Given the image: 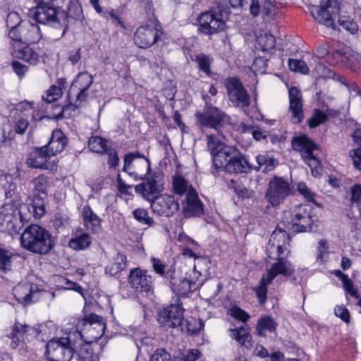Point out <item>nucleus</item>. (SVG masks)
Returning a JSON list of instances; mask_svg holds the SVG:
<instances>
[{"mask_svg":"<svg viewBox=\"0 0 361 361\" xmlns=\"http://www.w3.org/2000/svg\"><path fill=\"white\" fill-rule=\"evenodd\" d=\"M289 241V237L285 231L281 228L275 230L271 235L267 246V254L269 258L275 259L269 268H267V273L264 274L260 280L259 286L255 288V292L261 304L264 303L267 300V286L279 275L289 276L293 271L294 268L291 263L287 259L289 250L286 244Z\"/></svg>","mask_w":361,"mask_h":361,"instance_id":"f257e3e1","label":"nucleus"},{"mask_svg":"<svg viewBox=\"0 0 361 361\" xmlns=\"http://www.w3.org/2000/svg\"><path fill=\"white\" fill-rule=\"evenodd\" d=\"M44 212V200L37 196L35 197L31 204H5L0 209V229L11 235L17 234L23 224L29 221L31 215L35 219H39Z\"/></svg>","mask_w":361,"mask_h":361,"instance_id":"f03ea898","label":"nucleus"},{"mask_svg":"<svg viewBox=\"0 0 361 361\" xmlns=\"http://www.w3.org/2000/svg\"><path fill=\"white\" fill-rule=\"evenodd\" d=\"M82 340V335L78 330L70 332L66 337L51 338L46 344L44 355L47 361H71Z\"/></svg>","mask_w":361,"mask_h":361,"instance_id":"7ed1b4c3","label":"nucleus"},{"mask_svg":"<svg viewBox=\"0 0 361 361\" xmlns=\"http://www.w3.org/2000/svg\"><path fill=\"white\" fill-rule=\"evenodd\" d=\"M20 243L25 250L39 255L49 253L54 246V238L49 232L37 224H31L24 230Z\"/></svg>","mask_w":361,"mask_h":361,"instance_id":"20e7f679","label":"nucleus"},{"mask_svg":"<svg viewBox=\"0 0 361 361\" xmlns=\"http://www.w3.org/2000/svg\"><path fill=\"white\" fill-rule=\"evenodd\" d=\"M225 140L226 136L221 133L207 135V147L212 157L213 166L216 171L224 169L227 163L238 154V150L235 147L226 145Z\"/></svg>","mask_w":361,"mask_h":361,"instance_id":"39448f33","label":"nucleus"},{"mask_svg":"<svg viewBox=\"0 0 361 361\" xmlns=\"http://www.w3.org/2000/svg\"><path fill=\"white\" fill-rule=\"evenodd\" d=\"M30 16L38 23L49 25L55 28L61 29V35L67 30L66 11L59 6H37L31 10Z\"/></svg>","mask_w":361,"mask_h":361,"instance_id":"423d86ee","label":"nucleus"},{"mask_svg":"<svg viewBox=\"0 0 361 361\" xmlns=\"http://www.w3.org/2000/svg\"><path fill=\"white\" fill-rule=\"evenodd\" d=\"M202 98L206 102V106L202 112L198 111L195 114L197 123L203 127L213 129L215 135H219V133H224L223 128L225 125L229 123L230 117L219 108L209 105L208 96L203 95Z\"/></svg>","mask_w":361,"mask_h":361,"instance_id":"0eeeda50","label":"nucleus"},{"mask_svg":"<svg viewBox=\"0 0 361 361\" xmlns=\"http://www.w3.org/2000/svg\"><path fill=\"white\" fill-rule=\"evenodd\" d=\"M292 147L294 150L300 153L302 159L309 166L314 176L320 175V161L314 154L317 149V145L306 135L294 137L291 141Z\"/></svg>","mask_w":361,"mask_h":361,"instance_id":"6e6552de","label":"nucleus"},{"mask_svg":"<svg viewBox=\"0 0 361 361\" xmlns=\"http://www.w3.org/2000/svg\"><path fill=\"white\" fill-rule=\"evenodd\" d=\"M281 221L286 228L293 232L306 231L312 222L307 205H298L293 210L284 212Z\"/></svg>","mask_w":361,"mask_h":361,"instance_id":"1a4fd4ad","label":"nucleus"},{"mask_svg":"<svg viewBox=\"0 0 361 361\" xmlns=\"http://www.w3.org/2000/svg\"><path fill=\"white\" fill-rule=\"evenodd\" d=\"M310 12L318 23L334 29V19L340 12V6L338 0H321L320 6H313Z\"/></svg>","mask_w":361,"mask_h":361,"instance_id":"9d476101","label":"nucleus"},{"mask_svg":"<svg viewBox=\"0 0 361 361\" xmlns=\"http://www.w3.org/2000/svg\"><path fill=\"white\" fill-rule=\"evenodd\" d=\"M92 82L93 77L87 72L80 73L75 77L69 90V99L73 101L75 108L87 102L89 96L87 91Z\"/></svg>","mask_w":361,"mask_h":361,"instance_id":"9b49d317","label":"nucleus"},{"mask_svg":"<svg viewBox=\"0 0 361 361\" xmlns=\"http://www.w3.org/2000/svg\"><path fill=\"white\" fill-rule=\"evenodd\" d=\"M291 192L292 188L288 181L274 176L269 183L264 197L273 207H277L291 194Z\"/></svg>","mask_w":361,"mask_h":361,"instance_id":"f8f14e48","label":"nucleus"},{"mask_svg":"<svg viewBox=\"0 0 361 361\" xmlns=\"http://www.w3.org/2000/svg\"><path fill=\"white\" fill-rule=\"evenodd\" d=\"M149 161L138 152L128 153L124 157L123 171L136 179L142 180L149 173Z\"/></svg>","mask_w":361,"mask_h":361,"instance_id":"ddd939ff","label":"nucleus"},{"mask_svg":"<svg viewBox=\"0 0 361 361\" xmlns=\"http://www.w3.org/2000/svg\"><path fill=\"white\" fill-rule=\"evenodd\" d=\"M8 37L14 42L28 44L39 42L42 34L37 25L24 20L18 30L8 31Z\"/></svg>","mask_w":361,"mask_h":361,"instance_id":"4468645a","label":"nucleus"},{"mask_svg":"<svg viewBox=\"0 0 361 361\" xmlns=\"http://www.w3.org/2000/svg\"><path fill=\"white\" fill-rule=\"evenodd\" d=\"M225 86L228 99L235 106L245 108L250 105V97L238 78H227Z\"/></svg>","mask_w":361,"mask_h":361,"instance_id":"2eb2a0df","label":"nucleus"},{"mask_svg":"<svg viewBox=\"0 0 361 361\" xmlns=\"http://www.w3.org/2000/svg\"><path fill=\"white\" fill-rule=\"evenodd\" d=\"M199 30L206 34L211 35L224 29L225 20L221 12L216 10L202 13L199 17Z\"/></svg>","mask_w":361,"mask_h":361,"instance_id":"dca6fc26","label":"nucleus"},{"mask_svg":"<svg viewBox=\"0 0 361 361\" xmlns=\"http://www.w3.org/2000/svg\"><path fill=\"white\" fill-rule=\"evenodd\" d=\"M183 312L181 305H171L160 311L158 321L166 329L180 326L183 321Z\"/></svg>","mask_w":361,"mask_h":361,"instance_id":"f3484780","label":"nucleus"},{"mask_svg":"<svg viewBox=\"0 0 361 361\" xmlns=\"http://www.w3.org/2000/svg\"><path fill=\"white\" fill-rule=\"evenodd\" d=\"M151 208L159 216H170L179 209V204L173 195L163 194L154 198Z\"/></svg>","mask_w":361,"mask_h":361,"instance_id":"a211bd4d","label":"nucleus"},{"mask_svg":"<svg viewBox=\"0 0 361 361\" xmlns=\"http://www.w3.org/2000/svg\"><path fill=\"white\" fill-rule=\"evenodd\" d=\"M128 282L132 288L136 291L149 293L153 288V281L151 275L147 271L140 268L130 270L128 275Z\"/></svg>","mask_w":361,"mask_h":361,"instance_id":"6ab92c4d","label":"nucleus"},{"mask_svg":"<svg viewBox=\"0 0 361 361\" xmlns=\"http://www.w3.org/2000/svg\"><path fill=\"white\" fill-rule=\"evenodd\" d=\"M160 32L152 25L139 27L134 35V42L140 48L146 49L155 44L159 39Z\"/></svg>","mask_w":361,"mask_h":361,"instance_id":"aec40b11","label":"nucleus"},{"mask_svg":"<svg viewBox=\"0 0 361 361\" xmlns=\"http://www.w3.org/2000/svg\"><path fill=\"white\" fill-rule=\"evenodd\" d=\"M161 180L159 175H154L146 181H143L137 185L135 188V190L144 199L152 202L154 198L157 196V195L162 190Z\"/></svg>","mask_w":361,"mask_h":361,"instance_id":"412c9836","label":"nucleus"},{"mask_svg":"<svg viewBox=\"0 0 361 361\" xmlns=\"http://www.w3.org/2000/svg\"><path fill=\"white\" fill-rule=\"evenodd\" d=\"M289 111L293 123H300L303 118V104L301 92L295 87L289 89Z\"/></svg>","mask_w":361,"mask_h":361,"instance_id":"4be33fe9","label":"nucleus"},{"mask_svg":"<svg viewBox=\"0 0 361 361\" xmlns=\"http://www.w3.org/2000/svg\"><path fill=\"white\" fill-rule=\"evenodd\" d=\"M85 327L87 334H89L90 341L85 343H91L100 338L104 334L106 324L102 317L92 314L86 317L82 322Z\"/></svg>","mask_w":361,"mask_h":361,"instance_id":"5701e85b","label":"nucleus"},{"mask_svg":"<svg viewBox=\"0 0 361 361\" xmlns=\"http://www.w3.org/2000/svg\"><path fill=\"white\" fill-rule=\"evenodd\" d=\"M183 212L185 217L200 216L203 214V204L195 189H190L183 201Z\"/></svg>","mask_w":361,"mask_h":361,"instance_id":"b1692460","label":"nucleus"},{"mask_svg":"<svg viewBox=\"0 0 361 361\" xmlns=\"http://www.w3.org/2000/svg\"><path fill=\"white\" fill-rule=\"evenodd\" d=\"M275 0H264L262 8L259 5V0H250V13L254 18L260 13L264 20L272 19L274 16Z\"/></svg>","mask_w":361,"mask_h":361,"instance_id":"393cba45","label":"nucleus"},{"mask_svg":"<svg viewBox=\"0 0 361 361\" xmlns=\"http://www.w3.org/2000/svg\"><path fill=\"white\" fill-rule=\"evenodd\" d=\"M66 144L67 140L62 130L56 129L53 131L49 142L44 147L52 157L62 152Z\"/></svg>","mask_w":361,"mask_h":361,"instance_id":"a878e982","label":"nucleus"},{"mask_svg":"<svg viewBox=\"0 0 361 361\" xmlns=\"http://www.w3.org/2000/svg\"><path fill=\"white\" fill-rule=\"evenodd\" d=\"M82 217L83 225L87 230L95 233L101 231L102 220L89 205H86L82 208Z\"/></svg>","mask_w":361,"mask_h":361,"instance_id":"bb28decb","label":"nucleus"},{"mask_svg":"<svg viewBox=\"0 0 361 361\" xmlns=\"http://www.w3.org/2000/svg\"><path fill=\"white\" fill-rule=\"evenodd\" d=\"M332 57L336 61H330L329 62L331 64L337 63L341 61L342 63L348 64L353 69L358 67L361 63V55L352 50L345 51V52L336 50L332 53Z\"/></svg>","mask_w":361,"mask_h":361,"instance_id":"cd10ccee","label":"nucleus"},{"mask_svg":"<svg viewBox=\"0 0 361 361\" xmlns=\"http://www.w3.org/2000/svg\"><path fill=\"white\" fill-rule=\"evenodd\" d=\"M36 286L30 283L18 284L13 289V294L20 303L27 305L32 301Z\"/></svg>","mask_w":361,"mask_h":361,"instance_id":"c85d7f7f","label":"nucleus"},{"mask_svg":"<svg viewBox=\"0 0 361 361\" xmlns=\"http://www.w3.org/2000/svg\"><path fill=\"white\" fill-rule=\"evenodd\" d=\"M51 155L44 147L37 148L31 152L27 159V164L35 169L46 168V164Z\"/></svg>","mask_w":361,"mask_h":361,"instance_id":"c756f323","label":"nucleus"},{"mask_svg":"<svg viewBox=\"0 0 361 361\" xmlns=\"http://www.w3.org/2000/svg\"><path fill=\"white\" fill-rule=\"evenodd\" d=\"M252 169L247 160L238 151V154L234 156L224 169L228 173H247Z\"/></svg>","mask_w":361,"mask_h":361,"instance_id":"7c9ffc66","label":"nucleus"},{"mask_svg":"<svg viewBox=\"0 0 361 361\" xmlns=\"http://www.w3.org/2000/svg\"><path fill=\"white\" fill-rule=\"evenodd\" d=\"M29 335L26 324L16 323L9 335V338L11 339V346L13 348H16L20 343L27 338Z\"/></svg>","mask_w":361,"mask_h":361,"instance_id":"2f4dec72","label":"nucleus"},{"mask_svg":"<svg viewBox=\"0 0 361 361\" xmlns=\"http://www.w3.org/2000/svg\"><path fill=\"white\" fill-rule=\"evenodd\" d=\"M127 266V257L126 255L118 253L113 261L106 267L105 272L110 276H116L122 270L125 269Z\"/></svg>","mask_w":361,"mask_h":361,"instance_id":"473e14b6","label":"nucleus"},{"mask_svg":"<svg viewBox=\"0 0 361 361\" xmlns=\"http://www.w3.org/2000/svg\"><path fill=\"white\" fill-rule=\"evenodd\" d=\"M256 161L257 166H253L252 169L256 171L262 169L263 172H269L274 170L278 164L277 159L269 156L268 154L257 155L256 157Z\"/></svg>","mask_w":361,"mask_h":361,"instance_id":"72a5a7b5","label":"nucleus"},{"mask_svg":"<svg viewBox=\"0 0 361 361\" xmlns=\"http://www.w3.org/2000/svg\"><path fill=\"white\" fill-rule=\"evenodd\" d=\"M201 286V282L196 285V281L189 280L188 279H183L179 281V283H172V290L174 293L180 295H185L192 290H195Z\"/></svg>","mask_w":361,"mask_h":361,"instance_id":"f704fd0d","label":"nucleus"},{"mask_svg":"<svg viewBox=\"0 0 361 361\" xmlns=\"http://www.w3.org/2000/svg\"><path fill=\"white\" fill-rule=\"evenodd\" d=\"M230 331L231 332V338L238 341L241 345L246 348L252 347V336L243 326L238 329H230Z\"/></svg>","mask_w":361,"mask_h":361,"instance_id":"c9c22d12","label":"nucleus"},{"mask_svg":"<svg viewBox=\"0 0 361 361\" xmlns=\"http://www.w3.org/2000/svg\"><path fill=\"white\" fill-rule=\"evenodd\" d=\"M277 324L270 316H262L257 322L256 331L260 336H265V332H274Z\"/></svg>","mask_w":361,"mask_h":361,"instance_id":"e433bc0d","label":"nucleus"},{"mask_svg":"<svg viewBox=\"0 0 361 361\" xmlns=\"http://www.w3.org/2000/svg\"><path fill=\"white\" fill-rule=\"evenodd\" d=\"M354 142L357 147L353 149L350 154L355 168L361 171V128L357 129L353 134Z\"/></svg>","mask_w":361,"mask_h":361,"instance_id":"4c0bfd02","label":"nucleus"},{"mask_svg":"<svg viewBox=\"0 0 361 361\" xmlns=\"http://www.w3.org/2000/svg\"><path fill=\"white\" fill-rule=\"evenodd\" d=\"M18 255L8 250L0 247V270L7 271L11 270L13 262Z\"/></svg>","mask_w":361,"mask_h":361,"instance_id":"58836bf2","label":"nucleus"},{"mask_svg":"<svg viewBox=\"0 0 361 361\" xmlns=\"http://www.w3.org/2000/svg\"><path fill=\"white\" fill-rule=\"evenodd\" d=\"M91 238L88 233H82L70 239L68 246L75 250H82L90 247Z\"/></svg>","mask_w":361,"mask_h":361,"instance_id":"ea45409f","label":"nucleus"},{"mask_svg":"<svg viewBox=\"0 0 361 361\" xmlns=\"http://www.w3.org/2000/svg\"><path fill=\"white\" fill-rule=\"evenodd\" d=\"M173 187L174 192L180 195H182L184 193L187 195L190 189H194L180 174H176L173 176Z\"/></svg>","mask_w":361,"mask_h":361,"instance_id":"a19ab883","label":"nucleus"},{"mask_svg":"<svg viewBox=\"0 0 361 361\" xmlns=\"http://www.w3.org/2000/svg\"><path fill=\"white\" fill-rule=\"evenodd\" d=\"M107 140L100 136H92L88 140L90 149L95 153L103 154L109 148Z\"/></svg>","mask_w":361,"mask_h":361,"instance_id":"79ce46f5","label":"nucleus"},{"mask_svg":"<svg viewBox=\"0 0 361 361\" xmlns=\"http://www.w3.org/2000/svg\"><path fill=\"white\" fill-rule=\"evenodd\" d=\"M18 57L31 65H36L39 61V55L32 48L25 45L18 51Z\"/></svg>","mask_w":361,"mask_h":361,"instance_id":"37998d69","label":"nucleus"},{"mask_svg":"<svg viewBox=\"0 0 361 361\" xmlns=\"http://www.w3.org/2000/svg\"><path fill=\"white\" fill-rule=\"evenodd\" d=\"M259 47L263 51H269L275 47L276 39L274 35L266 32L260 35L257 38Z\"/></svg>","mask_w":361,"mask_h":361,"instance_id":"c03bdc74","label":"nucleus"},{"mask_svg":"<svg viewBox=\"0 0 361 361\" xmlns=\"http://www.w3.org/2000/svg\"><path fill=\"white\" fill-rule=\"evenodd\" d=\"M195 61L197 63L198 68L202 72L209 77L212 75L210 70V66L213 61L212 57L201 53L195 56Z\"/></svg>","mask_w":361,"mask_h":361,"instance_id":"a18cd8bd","label":"nucleus"},{"mask_svg":"<svg viewBox=\"0 0 361 361\" xmlns=\"http://www.w3.org/2000/svg\"><path fill=\"white\" fill-rule=\"evenodd\" d=\"M86 341H85V342ZM84 338H82V342L80 345H78V348L80 347V349L78 353V357L79 361H94V352L90 346L87 345L88 343L85 344L83 343Z\"/></svg>","mask_w":361,"mask_h":361,"instance_id":"49530a36","label":"nucleus"},{"mask_svg":"<svg viewBox=\"0 0 361 361\" xmlns=\"http://www.w3.org/2000/svg\"><path fill=\"white\" fill-rule=\"evenodd\" d=\"M66 15V25H68V18H71L75 20H80L83 18L82 9L81 5L77 1H71L69 4Z\"/></svg>","mask_w":361,"mask_h":361,"instance_id":"de8ad7c7","label":"nucleus"},{"mask_svg":"<svg viewBox=\"0 0 361 361\" xmlns=\"http://www.w3.org/2000/svg\"><path fill=\"white\" fill-rule=\"evenodd\" d=\"M134 218L140 224L152 226L154 224L152 218L149 216L147 210L142 208H137L133 212Z\"/></svg>","mask_w":361,"mask_h":361,"instance_id":"09e8293b","label":"nucleus"},{"mask_svg":"<svg viewBox=\"0 0 361 361\" xmlns=\"http://www.w3.org/2000/svg\"><path fill=\"white\" fill-rule=\"evenodd\" d=\"M328 119V116L323 111L315 109L313 115L309 118L308 124L310 128H313L325 123Z\"/></svg>","mask_w":361,"mask_h":361,"instance_id":"8fccbe9b","label":"nucleus"},{"mask_svg":"<svg viewBox=\"0 0 361 361\" xmlns=\"http://www.w3.org/2000/svg\"><path fill=\"white\" fill-rule=\"evenodd\" d=\"M339 25L346 30L351 34H355L358 30L357 23L353 21L349 16H341L338 19Z\"/></svg>","mask_w":361,"mask_h":361,"instance_id":"3c124183","label":"nucleus"},{"mask_svg":"<svg viewBox=\"0 0 361 361\" xmlns=\"http://www.w3.org/2000/svg\"><path fill=\"white\" fill-rule=\"evenodd\" d=\"M288 66L293 71L299 72L302 74H307L309 73V68L302 60L290 59L288 60Z\"/></svg>","mask_w":361,"mask_h":361,"instance_id":"603ef678","label":"nucleus"},{"mask_svg":"<svg viewBox=\"0 0 361 361\" xmlns=\"http://www.w3.org/2000/svg\"><path fill=\"white\" fill-rule=\"evenodd\" d=\"M315 71L319 77L339 80L340 75H336L331 69L319 63L316 65Z\"/></svg>","mask_w":361,"mask_h":361,"instance_id":"864d4df0","label":"nucleus"},{"mask_svg":"<svg viewBox=\"0 0 361 361\" xmlns=\"http://www.w3.org/2000/svg\"><path fill=\"white\" fill-rule=\"evenodd\" d=\"M55 281L58 283L57 286L60 288L75 290L78 292L82 289V288L76 283H74L61 276H56Z\"/></svg>","mask_w":361,"mask_h":361,"instance_id":"5fc2aeb1","label":"nucleus"},{"mask_svg":"<svg viewBox=\"0 0 361 361\" xmlns=\"http://www.w3.org/2000/svg\"><path fill=\"white\" fill-rule=\"evenodd\" d=\"M24 20H21L19 14L16 12H11L6 18V25L10 29L9 31L18 30V27Z\"/></svg>","mask_w":361,"mask_h":361,"instance_id":"6e6d98bb","label":"nucleus"},{"mask_svg":"<svg viewBox=\"0 0 361 361\" xmlns=\"http://www.w3.org/2000/svg\"><path fill=\"white\" fill-rule=\"evenodd\" d=\"M34 188L36 191L45 194L47 192L48 181L46 176L40 175L32 180Z\"/></svg>","mask_w":361,"mask_h":361,"instance_id":"4d7b16f0","label":"nucleus"},{"mask_svg":"<svg viewBox=\"0 0 361 361\" xmlns=\"http://www.w3.org/2000/svg\"><path fill=\"white\" fill-rule=\"evenodd\" d=\"M230 314L233 318L244 323L246 322L250 317L245 310L237 306H233L230 309Z\"/></svg>","mask_w":361,"mask_h":361,"instance_id":"13d9d810","label":"nucleus"},{"mask_svg":"<svg viewBox=\"0 0 361 361\" xmlns=\"http://www.w3.org/2000/svg\"><path fill=\"white\" fill-rule=\"evenodd\" d=\"M298 191L301 194L307 201L312 202L317 204L314 200L315 194L312 192L310 189L307 186L305 183H299L298 185Z\"/></svg>","mask_w":361,"mask_h":361,"instance_id":"bf43d9fd","label":"nucleus"},{"mask_svg":"<svg viewBox=\"0 0 361 361\" xmlns=\"http://www.w3.org/2000/svg\"><path fill=\"white\" fill-rule=\"evenodd\" d=\"M351 202L359 209L361 216V185H355L352 188Z\"/></svg>","mask_w":361,"mask_h":361,"instance_id":"052dcab7","label":"nucleus"},{"mask_svg":"<svg viewBox=\"0 0 361 361\" xmlns=\"http://www.w3.org/2000/svg\"><path fill=\"white\" fill-rule=\"evenodd\" d=\"M108 154V164L111 168H116L118 165L119 157L116 151L114 149L108 148L104 152Z\"/></svg>","mask_w":361,"mask_h":361,"instance_id":"680f3d73","label":"nucleus"},{"mask_svg":"<svg viewBox=\"0 0 361 361\" xmlns=\"http://www.w3.org/2000/svg\"><path fill=\"white\" fill-rule=\"evenodd\" d=\"M203 328V323L201 320H195L188 322V331L192 334H197Z\"/></svg>","mask_w":361,"mask_h":361,"instance_id":"e2e57ef3","label":"nucleus"},{"mask_svg":"<svg viewBox=\"0 0 361 361\" xmlns=\"http://www.w3.org/2000/svg\"><path fill=\"white\" fill-rule=\"evenodd\" d=\"M334 313L336 317L341 318L343 322L348 323L350 322V314L347 308L344 306H337L334 309Z\"/></svg>","mask_w":361,"mask_h":361,"instance_id":"0e129e2a","label":"nucleus"},{"mask_svg":"<svg viewBox=\"0 0 361 361\" xmlns=\"http://www.w3.org/2000/svg\"><path fill=\"white\" fill-rule=\"evenodd\" d=\"M152 264L154 271L159 275L162 276L164 274L166 266L159 259L152 257Z\"/></svg>","mask_w":361,"mask_h":361,"instance_id":"69168bd1","label":"nucleus"},{"mask_svg":"<svg viewBox=\"0 0 361 361\" xmlns=\"http://www.w3.org/2000/svg\"><path fill=\"white\" fill-rule=\"evenodd\" d=\"M200 352L197 349H192L188 351L186 354H183L180 357V361H195L200 356Z\"/></svg>","mask_w":361,"mask_h":361,"instance_id":"338daca9","label":"nucleus"},{"mask_svg":"<svg viewBox=\"0 0 361 361\" xmlns=\"http://www.w3.org/2000/svg\"><path fill=\"white\" fill-rule=\"evenodd\" d=\"M150 361H171V356L164 350H157L151 357Z\"/></svg>","mask_w":361,"mask_h":361,"instance_id":"774afa93","label":"nucleus"}]
</instances>
